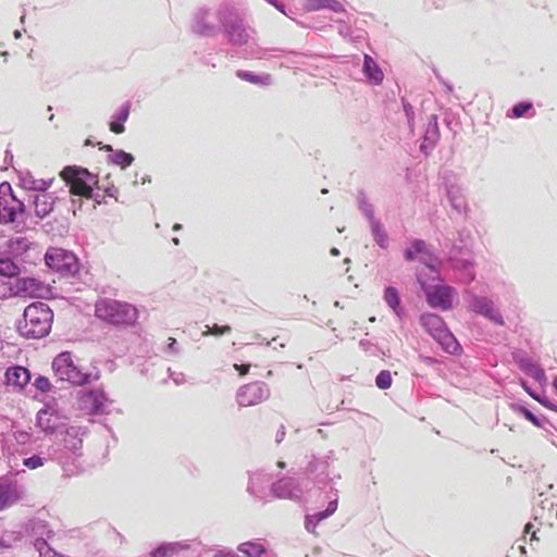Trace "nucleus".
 <instances>
[{"label": "nucleus", "instance_id": "obj_48", "mask_svg": "<svg viewBox=\"0 0 557 557\" xmlns=\"http://www.w3.org/2000/svg\"><path fill=\"white\" fill-rule=\"evenodd\" d=\"M332 253H334V255H338V250H337L336 248H334V249L332 250Z\"/></svg>", "mask_w": 557, "mask_h": 557}, {"label": "nucleus", "instance_id": "obj_9", "mask_svg": "<svg viewBox=\"0 0 557 557\" xmlns=\"http://www.w3.org/2000/svg\"><path fill=\"white\" fill-rule=\"evenodd\" d=\"M107 400L102 389H84L78 393L77 407L88 416L101 414L104 412Z\"/></svg>", "mask_w": 557, "mask_h": 557}, {"label": "nucleus", "instance_id": "obj_23", "mask_svg": "<svg viewBox=\"0 0 557 557\" xmlns=\"http://www.w3.org/2000/svg\"><path fill=\"white\" fill-rule=\"evenodd\" d=\"M364 72L367 76L374 83H381L383 81V72L379 69L373 59L369 55H364Z\"/></svg>", "mask_w": 557, "mask_h": 557}, {"label": "nucleus", "instance_id": "obj_21", "mask_svg": "<svg viewBox=\"0 0 557 557\" xmlns=\"http://www.w3.org/2000/svg\"><path fill=\"white\" fill-rule=\"evenodd\" d=\"M238 549L247 557H270L263 545L259 543H243Z\"/></svg>", "mask_w": 557, "mask_h": 557}, {"label": "nucleus", "instance_id": "obj_36", "mask_svg": "<svg viewBox=\"0 0 557 557\" xmlns=\"http://www.w3.org/2000/svg\"><path fill=\"white\" fill-rule=\"evenodd\" d=\"M35 386H36L37 389H39L41 392H48L51 388L50 381L46 376H38L35 380Z\"/></svg>", "mask_w": 557, "mask_h": 557}, {"label": "nucleus", "instance_id": "obj_39", "mask_svg": "<svg viewBox=\"0 0 557 557\" xmlns=\"http://www.w3.org/2000/svg\"><path fill=\"white\" fill-rule=\"evenodd\" d=\"M522 411L527 420H529L532 424L536 426L540 425L539 419L530 410L523 409Z\"/></svg>", "mask_w": 557, "mask_h": 557}, {"label": "nucleus", "instance_id": "obj_8", "mask_svg": "<svg viewBox=\"0 0 557 557\" xmlns=\"http://www.w3.org/2000/svg\"><path fill=\"white\" fill-rule=\"evenodd\" d=\"M45 260L50 269L63 274L75 273L78 269L76 257L62 248H49Z\"/></svg>", "mask_w": 557, "mask_h": 557}, {"label": "nucleus", "instance_id": "obj_16", "mask_svg": "<svg viewBox=\"0 0 557 557\" xmlns=\"http://www.w3.org/2000/svg\"><path fill=\"white\" fill-rule=\"evenodd\" d=\"M20 499V494L13 484H0V511L11 507Z\"/></svg>", "mask_w": 557, "mask_h": 557}, {"label": "nucleus", "instance_id": "obj_44", "mask_svg": "<svg viewBox=\"0 0 557 557\" xmlns=\"http://www.w3.org/2000/svg\"><path fill=\"white\" fill-rule=\"evenodd\" d=\"M169 341H170L169 347L172 348L175 345L176 341L173 337H170Z\"/></svg>", "mask_w": 557, "mask_h": 557}, {"label": "nucleus", "instance_id": "obj_13", "mask_svg": "<svg viewBox=\"0 0 557 557\" xmlns=\"http://www.w3.org/2000/svg\"><path fill=\"white\" fill-rule=\"evenodd\" d=\"M470 308L472 311L486 317L496 324H504L502 314L495 310L493 301L485 297H473Z\"/></svg>", "mask_w": 557, "mask_h": 557}, {"label": "nucleus", "instance_id": "obj_19", "mask_svg": "<svg viewBox=\"0 0 557 557\" xmlns=\"http://www.w3.org/2000/svg\"><path fill=\"white\" fill-rule=\"evenodd\" d=\"M307 11H318L322 9H330L334 12H343L344 7L337 0H308L305 4Z\"/></svg>", "mask_w": 557, "mask_h": 557}, {"label": "nucleus", "instance_id": "obj_17", "mask_svg": "<svg viewBox=\"0 0 557 557\" xmlns=\"http://www.w3.org/2000/svg\"><path fill=\"white\" fill-rule=\"evenodd\" d=\"M58 417L50 410H40L37 414V425L47 434L55 432Z\"/></svg>", "mask_w": 557, "mask_h": 557}, {"label": "nucleus", "instance_id": "obj_2", "mask_svg": "<svg viewBox=\"0 0 557 557\" xmlns=\"http://www.w3.org/2000/svg\"><path fill=\"white\" fill-rule=\"evenodd\" d=\"M95 314L103 322L116 326L134 325L138 319V310L135 306L114 299L97 301Z\"/></svg>", "mask_w": 557, "mask_h": 557}, {"label": "nucleus", "instance_id": "obj_18", "mask_svg": "<svg viewBox=\"0 0 557 557\" xmlns=\"http://www.w3.org/2000/svg\"><path fill=\"white\" fill-rule=\"evenodd\" d=\"M337 509V500H332L329 503L325 510L317 512L314 515L308 516L306 518V529L312 533L315 532L317 524L323 519L333 515Z\"/></svg>", "mask_w": 557, "mask_h": 557}, {"label": "nucleus", "instance_id": "obj_29", "mask_svg": "<svg viewBox=\"0 0 557 557\" xmlns=\"http://www.w3.org/2000/svg\"><path fill=\"white\" fill-rule=\"evenodd\" d=\"M16 296V283L14 285L10 280L0 278V299Z\"/></svg>", "mask_w": 557, "mask_h": 557}, {"label": "nucleus", "instance_id": "obj_41", "mask_svg": "<svg viewBox=\"0 0 557 557\" xmlns=\"http://www.w3.org/2000/svg\"><path fill=\"white\" fill-rule=\"evenodd\" d=\"M127 117H128V109L124 108V109H122V111H121V113H120V115L117 117L119 122L123 123V122H125L127 120Z\"/></svg>", "mask_w": 557, "mask_h": 557}, {"label": "nucleus", "instance_id": "obj_32", "mask_svg": "<svg viewBox=\"0 0 557 557\" xmlns=\"http://www.w3.org/2000/svg\"><path fill=\"white\" fill-rule=\"evenodd\" d=\"M232 331V327L230 325H218L214 324L212 326L206 325V330L202 332L203 336L208 335H214V336H221L224 334H227Z\"/></svg>", "mask_w": 557, "mask_h": 557}, {"label": "nucleus", "instance_id": "obj_27", "mask_svg": "<svg viewBox=\"0 0 557 557\" xmlns=\"http://www.w3.org/2000/svg\"><path fill=\"white\" fill-rule=\"evenodd\" d=\"M237 76L240 79L252 83V84L268 85L271 82V76L269 74L258 76L250 72L238 71Z\"/></svg>", "mask_w": 557, "mask_h": 557}, {"label": "nucleus", "instance_id": "obj_5", "mask_svg": "<svg viewBox=\"0 0 557 557\" xmlns=\"http://www.w3.org/2000/svg\"><path fill=\"white\" fill-rule=\"evenodd\" d=\"M420 323L444 350L450 354L458 350V342L449 332L444 320L440 315L434 313H424L420 317Z\"/></svg>", "mask_w": 557, "mask_h": 557}, {"label": "nucleus", "instance_id": "obj_37", "mask_svg": "<svg viewBox=\"0 0 557 557\" xmlns=\"http://www.w3.org/2000/svg\"><path fill=\"white\" fill-rule=\"evenodd\" d=\"M524 534H530L531 541H539V537L536 536V531L534 530V525L531 522L525 524Z\"/></svg>", "mask_w": 557, "mask_h": 557}, {"label": "nucleus", "instance_id": "obj_47", "mask_svg": "<svg viewBox=\"0 0 557 557\" xmlns=\"http://www.w3.org/2000/svg\"><path fill=\"white\" fill-rule=\"evenodd\" d=\"M270 3H273L275 5V8H277L278 10H281L283 12V10L278 7V4H275L272 0H268Z\"/></svg>", "mask_w": 557, "mask_h": 557}, {"label": "nucleus", "instance_id": "obj_24", "mask_svg": "<svg viewBox=\"0 0 557 557\" xmlns=\"http://www.w3.org/2000/svg\"><path fill=\"white\" fill-rule=\"evenodd\" d=\"M20 273L18 265L10 258H0V275L9 280L16 277Z\"/></svg>", "mask_w": 557, "mask_h": 557}, {"label": "nucleus", "instance_id": "obj_25", "mask_svg": "<svg viewBox=\"0 0 557 557\" xmlns=\"http://www.w3.org/2000/svg\"><path fill=\"white\" fill-rule=\"evenodd\" d=\"M81 429L76 426H70L66 430V437L64 438L65 446L71 450H77L82 447L83 440L78 437Z\"/></svg>", "mask_w": 557, "mask_h": 557}, {"label": "nucleus", "instance_id": "obj_28", "mask_svg": "<svg viewBox=\"0 0 557 557\" xmlns=\"http://www.w3.org/2000/svg\"><path fill=\"white\" fill-rule=\"evenodd\" d=\"M384 300L396 313H398L400 301L396 288L387 287L384 293Z\"/></svg>", "mask_w": 557, "mask_h": 557}, {"label": "nucleus", "instance_id": "obj_4", "mask_svg": "<svg viewBox=\"0 0 557 557\" xmlns=\"http://www.w3.org/2000/svg\"><path fill=\"white\" fill-rule=\"evenodd\" d=\"M61 178L70 188V193L86 199L92 198L94 186L98 184L97 175L90 173L87 169L69 165L61 173Z\"/></svg>", "mask_w": 557, "mask_h": 557}, {"label": "nucleus", "instance_id": "obj_11", "mask_svg": "<svg viewBox=\"0 0 557 557\" xmlns=\"http://www.w3.org/2000/svg\"><path fill=\"white\" fill-rule=\"evenodd\" d=\"M405 258L408 261L419 259L425 264V271L430 272L431 278L433 281L437 280V270L435 267L436 258L429 250L425 242L416 239L412 246L405 251Z\"/></svg>", "mask_w": 557, "mask_h": 557}, {"label": "nucleus", "instance_id": "obj_33", "mask_svg": "<svg viewBox=\"0 0 557 557\" xmlns=\"http://www.w3.org/2000/svg\"><path fill=\"white\" fill-rule=\"evenodd\" d=\"M372 231H373V236H374L375 242L381 247H383V248L386 247L387 235H386L385 231L379 224H374L372 227Z\"/></svg>", "mask_w": 557, "mask_h": 557}, {"label": "nucleus", "instance_id": "obj_49", "mask_svg": "<svg viewBox=\"0 0 557 557\" xmlns=\"http://www.w3.org/2000/svg\"><path fill=\"white\" fill-rule=\"evenodd\" d=\"M244 37H245V36H243L242 34H239V38H238V40H239V41H240V40H243V39H244Z\"/></svg>", "mask_w": 557, "mask_h": 557}, {"label": "nucleus", "instance_id": "obj_20", "mask_svg": "<svg viewBox=\"0 0 557 557\" xmlns=\"http://www.w3.org/2000/svg\"><path fill=\"white\" fill-rule=\"evenodd\" d=\"M34 205L35 212L39 218L47 216L53 210V199L48 194L37 195Z\"/></svg>", "mask_w": 557, "mask_h": 557}, {"label": "nucleus", "instance_id": "obj_6", "mask_svg": "<svg viewBox=\"0 0 557 557\" xmlns=\"http://www.w3.org/2000/svg\"><path fill=\"white\" fill-rule=\"evenodd\" d=\"M425 271H420L418 280L422 289L425 293L428 304L433 308L448 310L453 307V299L455 289L447 285H432L429 284L423 276L426 275Z\"/></svg>", "mask_w": 557, "mask_h": 557}, {"label": "nucleus", "instance_id": "obj_12", "mask_svg": "<svg viewBox=\"0 0 557 557\" xmlns=\"http://www.w3.org/2000/svg\"><path fill=\"white\" fill-rule=\"evenodd\" d=\"M16 296L40 298L48 293V286L34 277L16 278Z\"/></svg>", "mask_w": 557, "mask_h": 557}, {"label": "nucleus", "instance_id": "obj_22", "mask_svg": "<svg viewBox=\"0 0 557 557\" xmlns=\"http://www.w3.org/2000/svg\"><path fill=\"white\" fill-rule=\"evenodd\" d=\"M184 547L178 543H164L151 552V557H173Z\"/></svg>", "mask_w": 557, "mask_h": 557}, {"label": "nucleus", "instance_id": "obj_43", "mask_svg": "<svg viewBox=\"0 0 557 557\" xmlns=\"http://www.w3.org/2000/svg\"><path fill=\"white\" fill-rule=\"evenodd\" d=\"M20 441L22 442H25L27 438H28V434L27 433H23V432H20L18 433V437H17Z\"/></svg>", "mask_w": 557, "mask_h": 557}, {"label": "nucleus", "instance_id": "obj_35", "mask_svg": "<svg viewBox=\"0 0 557 557\" xmlns=\"http://www.w3.org/2000/svg\"><path fill=\"white\" fill-rule=\"evenodd\" d=\"M23 465L28 469H37L44 466V459L39 456H32L23 460Z\"/></svg>", "mask_w": 557, "mask_h": 557}, {"label": "nucleus", "instance_id": "obj_1", "mask_svg": "<svg viewBox=\"0 0 557 557\" xmlns=\"http://www.w3.org/2000/svg\"><path fill=\"white\" fill-rule=\"evenodd\" d=\"M53 322V312L47 304L28 305L18 324V332L27 338H42L49 334Z\"/></svg>", "mask_w": 557, "mask_h": 557}, {"label": "nucleus", "instance_id": "obj_10", "mask_svg": "<svg viewBox=\"0 0 557 557\" xmlns=\"http://www.w3.org/2000/svg\"><path fill=\"white\" fill-rule=\"evenodd\" d=\"M270 397V388L264 382H251L239 388L236 400L242 407L256 406Z\"/></svg>", "mask_w": 557, "mask_h": 557}, {"label": "nucleus", "instance_id": "obj_7", "mask_svg": "<svg viewBox=\"0 0 557 557\" xmlns=\"http://www.w3.org/2000/svg\"><path fill=\"white\" fill-rule=\"evenodd\" d=\"M54 375L73 385H83L87 382L88 374L84 373L72 360L70 352L58 355L52 362Z\"/></svg>", "mask_w": 557, "mask_h": 557}, {"label": "nucleus", "instance_id": "obj_45", "mask_svg": "<svg viewBox=\"0 0 557 557\" xmlns=\"http://www.w3.org/2000/svg\"><path fill=\"white\" fill-rule=\"evenodd\" d=\"M553 386L557 391V376L554 379Z\"/></svg>", "mask_w": 557, "mask_h": 557}, {"label": "nucleus", "instance_id": "obj_3", "mask_svg": "<svg viewBox=\"0 0 557 557\" xmlns=\"http://www.w3.org/2000/svg\"><path fill=\"white\" fill-rule=\"evenodd\" d=\"M25 206L13 193L9 183L0 184V223L14 224L17 231L24 226Z\"/></svg>", "mask_w": 557, "mask_h": 557}, {"label": "nucleus", "instance_id": "obj_50", "mask_svg": "<svg viewBox=\"0 0 557 557\" xmlns=\"http://www.w3.org/2000/svg\"><path fill=\"white\" fill-rule=\"evenodd\" d=\"M106 150H109V151L112 150L111 146H107Z\"/></svg>", "mask_w": 557, "mask_h": 557}, {"label": "nucleus", "instance_id": "obj_46", "mask_svg": "<svg viewBox=\"0 0 557 557\" xmlns=\"http://www.w3.org/2000/svg\"><path fill=\"white\" fill-rule=\"evenodd\" d=\"M277 466L283 469V468H285V462L278 461Z\"/></svg>", "mask_w": 557, "mask_h": 557}, {"label": "nucleus", "instance_id": "obj_38", "mask_svg": "<svg viewBox=\"0 0 557 557\" xmlns=\"http://www.w3.org/2000/svg\"><path fill=\"white\" fill-rule=\"evenodd\" d=\"M124 126H123V123L116 121V122H111L110 123V131L115 133V134H121L124 132Z\"/></svg>", "mask_w": 557, "mask_h": 557}, {"label": "nucleus", "instance_id": "obj_51", "mask_svg": "<svg viewBox=\"0 0 557 557\" xmlns=\"http://www.w3.org/2000/svg\"><path fill=\"white\" fill-rule=\"evenodd\" d=\"M181 226L178 224H176L173 228L174 230H178Z\"/></svg>", "mask_w": 557, "mask_h": 557}, {"label": "nucleus", "instance_id": "obj_42", "mask_svg": "<svg viewBox=\"0 0 557 557\" xmlns=\"http://www.w3.org/2000/svg\"><path fill=\"white\" fill-rule=\"evenodd\" d=\"M106 193H107V195H108L109 197H113V198H115V199H116V195H117L119 190H117V188H115V187H111V188H107V189H106Z\"/></svg>", "mask_w": 557, "mask_h": 557}, {"label": "nucleus", "instance_id": "obj_15", "mask_svg": "<svg viewBox=\"0 0 557 557\" xmlns=\"http://www.w3.org/2000/svg\"><path fill=\"white\" fill-rule=\"evenodd\" d=\"M5 379L10 385L24 387L30 381V373L28 369L16 366L7 370Z\"/></svg>", "mask_w": 557, "mask_h": 557}, {"label": "nucleus", "instance_id": "obj_30", "mask_svg": "<svg viewBox=\"0 0 557 557\" xmlns=\"http://www.w3.org/2000/svg\"><path fill=\"white\" fill-rule=\"evenodd\" d=\"M113 163L125 169L131 165L134 161V157L131 153H127L123 150H119L113 154L112 159Z\"/></svg>", "mask_w": 557, "mask_h": 557}, {"label": "nucleus", "instance_id": "obj_40", "mask_svg": "<svg viewBox=\"0 0 557 557\" xmlns=\"http://www.w3.org/2000/svg\"><path fill=\"white\" fill-rule=\"evenodd\" d=\"M234 368L239 372L240 375H246L249 372L250 364H234Z\"/></svg>", "mask_w": 557, "mask_h": 557}, {"label": "nucleus", "instance_id": "obj_31", "mask_svg": "<svg viewBox=\"0 0 557 557\" xmlns=\"http://www.w3.org/2000/svg\"><path fill=\"white\" fill-rule=\"evenodd\" d=\"M393 377L388 370H382L375 377V384L380 389H387L392 386Z\"/></svg>", "mask_w": 557, "mask_h": 557}, {"label": "nucleus", "instance_id": "obj_26", "mask_svg": "<svg viewBox=\"0 0 557 557\" xmlns=\"http://www.w3.org/2000/svg\"><path fill=\"white\" fill-rule=\"evenodd\" d=\"M520 367L525 373H528L529 375H531L533 379H535L539 382H541L545 379L544 370L542 368H540V366H537L536 363H534L532 361H529V360L522 361Z\"/></svg>", "mask_w": 557, "mask_h": 557}, {"label": "nucleus", "instance_id": "obj_34", "mask_svg": "<svg viewBox=\"0 0 557 557\" xmlns=\"http://www.w3.org/2000/svg\"><path fill=\"white\" fill-rule=\"evenodd\" d=\"M532 108V104L529 102H520L516 104L512 108V117H521L523 114H525L530 109Z\"/></svg>", "mask_w": 557, "mask_h": 557}, {"label": "nucleus", "instance_id": "obj_14", "mask_svg": "<svg viewBox=\"0 0 557 557\" xmlns=\"http://www.w3.org/2000/svg\"><path fill=\"white\" fill-rule=\"evenodd\" d=\"M273 493L280 498H294L300 492L295 480L292 478H283L275 482L272 486Z\"/></svg>", "mask_w": 557, "mask_h": 557}]
</instances>
